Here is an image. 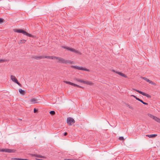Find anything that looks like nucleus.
Instances as JSON below:
<instances>
[{
  "mask_svg": "<svg viewBox=\"0 0 160 160\" xmlns=\"http://www.w3.org/2000/svg\"><path fill=\"white\" fill-rule=\"evenodd\" d=\"M5 60L3 59H0V63L4 62L5 61Z\"/></svg>",
  "mask_w": 160,
  "mask_h": 160,
  "instance_id": "nucleus-26",
  "label": "nucleus"
},
{
  "mask_svg": "<svg viewBox=\"0 0 160 160\" xmlns=\"http://www.w3.org/2000/svg\"><path fill=\"white\" fill-rule=\"evenodd\" d=\"M23 43V42H22V40H21L19 42V44H21L22 43Z\"/></svg>",
  "mask_w": 160,
  "mask_h": 160,
  "instance_id": "nucleus-38",
  "label": "nucleus"
},
{
  "mask_svg": "<svg viewBox=\"0 0 160 160\" xmlns=\"http://www.w3.org/2000/svg\"><path fill=\"white\" fill-rule=\"evenodd\" d=\"M145 95H144V96H146L148 98H149L150 97V96L149 94H145Z\"/></svg>",
  "mask_w": 160,
  "mask_h": 160,
  "instance_id": "nucleus-33",
  "label": "nucleus"
},
{
  "mask_svg": "<svg viewBox=\"0 0 160 160\" xmlns=\"http://www.w3.org/2000/svg\"><path fill=\"white\" fill-rule=\"evenodd\" d=\"M116 72L119 75H120L121 74V72Z\"/></svg>",
  "mask_w": 160,
  "mask_h": 160,
  "instance_id": "nucleus-35",
  "label": "nucleus"
},
{
  "mask_svg": "<svg viewBox=\"0 0 160 160\" xmlns=\"http://www.w3.org/2000/svg\"><path fill=\"white\" fill-rule=\"evenodd\" d=\"M129 108H130V109H133L132 107L130 106H129Z\"/></svg>",
  "mask_w": 160,
  "mask_h": 160,
  "instance_id": "nucleus-43",
  "label": "nucleus"
},
{
  "mask_svg": "<svg viewBox=\"0 0 160 160\" xmlns=\"http://www.w3.org/2000/svg\"><path fill=\"white\" fill-rule=\"evenodd\" d=\"M75 80L77 82H82L84 84H87L90 85L91 84V82H89L88 81H85L80 79L76 78L75 79Z\"/></svg>",
  "mask_w": 160,
  "mask_h": 160,
  "instance_id": "nucleus-8",
  "label": "nucleus"
},
{
  "mask_svg": "<svg viewBox=\"0 0 160 160\" xmlns=\"http://www.w3.org/2000/svg\"><path fill=\"white\" fill-rule=\"evenodd\" d=\"M131 96H132V97H134L136 99V100H141V99H139L138 98H137L136 96H134V95H131Z\"/></svg>",
  "mask_w": 160,
  "mask_h": 160,
  "instance_id": "nucleus-19",
  "label": "nucleus"
},
{
  "mask_svg": "<svg viewBox=\"0 0 160 160\" xmlns=\"http://www.w3.org/2000/svg\"><path fill=\"white\" fill-rule=\"evenodd\" d=\"M14 31L15 32H17L19 33H22L24 35H26L28 36L31 37L32 35L28 33L25 31L22 30V29H14Z\"/></svg>",
  "mask_w": 160,
  "mask_h": 160,
  "instance_id": "nucleus-1",
  "label": "nucleus"
},
{
  "mask_svg": "<svg viewBox=\"0 0 160 160\" xmlns=\"http://www.w3.org/2000/svg\"><path fill=\"white\" fill-rule=\"evenodd\" d=\"M40 99H38V100H39ZM31 100H38V99H37V98H32L31 99Z\"/></svg>",
  "mask_w": 160,
  "mask_h": 160,
  "instance_id": "nucleus-34",
  "label": "nucleus"
},
{
  "mask_svg": "<svg viewBox=\"0 0 160 160\" xmlns=\"http://www.w3.org/2000/svg\"><path fill=\"white\" fill-rule=\"evenodd\" d=\"M16 83L17 84H18L20 87H21V86H22L21 84L19 82H18V81L17 82H16Z\"/></svg>",
  "mask_w": 160,
  "mask_h": 160,
  "instance_id": "nucleus-28",
  "label": "nucleus"
},
{
  "mask_svg": "<svg viewBox=\"0 0 160 160\" xmlns=\"http://www.w3.org/2000/svg\"><path fill=\"white\" fill-rule=\"evenodd\" d=\"M59 58V57H57L54 56V57H53V59H57V60H58Z\"/></svg>",
  "mask_w": 160,
  "mask_h": 160,
  "instance_id": "nucleus-24",
  "label": "nucleus"
},
{
  "mask_svg": "<svg viewBox=\"0 0 160 160\" xmlns=\"http://www.w3.org/2000/svg\"><path fill=\"white\" fill-rule=\"evenodd\" d=\"M140 101L143 104H146V105H148V103H147L146 102H144L143 101Z\"/></svg>",
  "mask_w": 160,
  "mask_h": 160,
  "instance_id": "nucleus-30",
  "label": "nucleus"
},
{
  "mask_svg": "<svg viewBox=\"0 0 160 160\" xmlns=\"http://www.w3.org/2000/svg\"><path fill=\"white\" fill-rule=\"evenodd\" d=\"M32 58L36 60H39L41 59L44 58V56L41 55L38 56H34Z\"/></svg>",
  "mask_w": 160,
  "mask_h": 160,
  "instance_id": "nucleus-9",
  "label": "nucleus"
},
{
  "mask_svg": "<svg viewBox=\"0 0 160 160\" xmlns=\"http://www.w3.org/2000/svg\"><path fill=\"white\" fill-rule=\"evenodd\" d=\"M126 106H127V107H129V106H130L128 104H126Z\"/></svg>",
  "mask_w": 160,
  "mask_h": 160,
  "instance_id": "nucleus-46",
  "label": "nucleus"
},
{
  "mask_svg": "<svg viewBox=\"0 0 160 160\" xmlns=\"http://www.w3.org/2000/svg\"><path fill=\"white\" fill-rule=\"evenodd\" d=\"M16 83L17 84H18L20 87H21V86H22L21 84L19 82H18V81L17 82H16Z\"/></svg>",
  "mask_w": 160,
  "mask_h": 160,
  "instance_id": "nucleus-27",
  "label": "nucleus"
},
{
  "mask_svg": "<svg viewBox=\"0 0 160 160\" xmlns=\"http://www.w3.org/2000/svg\"><path fill=\"white\" fill-rule=\"evenodd\" d=\"M14 149L8 148H2L0 149V152H6L9 153H14L15 152Z\"/></svg>",
  "mask_w": 160,
  "mask_h": 160,
  "instance_id": "nucleus-3",
  "label": "nucleus"
},
{
  "mask_svg": "<svg viewBox=\"0 0 160 160\" xmlns=\"http://www.w3.org/2000/svg\"><path fill=\"white\" fill-rule=\"evenodd\" d=\"M157 134H151L147 135L146 136L149 137V138H155L157 136Z\"/></svg>",
  "mask_w": 160,
  "mask_h": 160,
  "instance_id": "nucleus-14",
  "label": "nucleus"
},
{
  "mask_svg": "<svg viewBox=\"0 0 160 160\" xmlns=\"http://www.w3.org/2000/svg\"><path fill=\"white\" fill-rule=\"evenodd\" d=\"M18 120H20V121L22 120V119H18Z\"/></svg>",
  "mask_w": 160,
  "mask_h": 160,
  "instance_id": "nucleus-48",
  "label": "nucleus"
},
{
  "mask_svg": "<svg viewBox=\"0 0 160 160\" xmlns=\"http://www.w3.org/2000/svg\"><path fill=\"white\" fill-rule=\"evenodd\" d=\"M119 139L121 140H124V138L123 137H120L119 138Z\"/></svg>",
  "mask_w": 160,
  "mask_h": 160,
  "instance_id": "nucleus-29",
  "label": "nucleus"
},
{
  "mask_svg": "<svg viewBox=\"0 0 160 160\" xmlns=\"http://www.w3.org/2000/svg\"><path fill=\"white\" fill-rule=\"evenodd\" d=\"M148 116L157 122L160 123V119L151 114H148Z\"/></svg>",
  "mask_w": 160,
  "mask_h": 160,
  "instance_id": "nucleus-7",
  "label": "nucleus"
},
{
  "mask_svg": "<svg viewBox=\"0 0 160 160\" xmlns=\"http://www.w3.org/2000/svg\"><path fill=\"white\" fill-rule=\"evenodd\" d=\"M131 96H132V97H134L136 99V100H141V99H139L138 98H137L136 96H134V95H131Z\"/></svg>",
  "mask_w": 160,
  "mask_h": 160,
  "instance_id": "nucleus-21",
  "label": "nucleus"
},
{
  "mask_svg": "<svg viewBox=\"0 0 160 160\" xmlns=\"http://www.w3.org/2000/svg\"><path fill=\"white\" fill-rule=\"evenodd\" d=\"M31 102H32L31 103L32 104H34L35 103H38V102H36V101H30Z\"/></svg>",
  "mask_w": 160,
  "mask_h": 160,
  "instance_id": "nucleus-22",
  "label": "nucleus"
},
{
  "mask_svg": "<svg viewBox=\"0 0 160 160\" xmlns=\"http://www.w3.org/2000/svg\"><path fill=\"white\" fill-rule=\"evenodd\" d=\"M140 93L143 95L144 96V95H145V94H147L146 93H145V92H141V91L140 92Z\"/></svg>",
  "mask_w": 160,
  "mask_h": 160,
  "instance_id": "nucleus-23",
  "label": "nucleus"
},
{
  "mask_svg": "<svg viewBox=\"0 0 160 160\" xmlns=\"http://www.w3.org/2000/svg\"><path fill=\"white\" fill-rule=\"evenodd\" d=\"M58 60L60 61V62L65 64H70L72 63V61L70 60H66L62 58L59 57Z\"/></svg>",
  "mask_w": 160,
  "mask_h": 160,
  "instance_id": "nucleus-2",
  "label": "nucleus"
},
{
  "mask_svg": "<svg viewBox=\"0 0 160 160\" xmlns=\"http://www.w3.org/2000/svg\"><path fill=\"white\" fill-rule=\"evenodd\" d=\"M3 19L0 18V23L2 22H3Z\"/></svg>",
  "mask_w": 160,
  "mask_h": 160,
  "instance_id": "nucleus-37",
  "label": "nucleus"
},
{
  "mask_svg": "<svg viewBox=\"0 0 160 160\" xmlns=\"http://www.w3.org/2000/svg\"><path fill=\"white\" fill-rule=\"evenodd\" d=\"M68 134V133L67 132H65L64 133V135L65 136H66Z\"/></svg>",
  "mask_w": 160,
  "mask_h": 160,
  "instance_id": "nucleus-41",
  "label": "nucleus"
},
{
  "mask_svg": "<svg viewBox=\"0 0 160 160\" xmlns=\"http://www.w3.org/2000/svg\"><path fill=\"white\" fill-rule=\"evenodd\" d=\"M67 122L68 125L70 126L74 123L75 122V121L72 118L68 117L67 119Z\"/></svg>",
  "mask_w": 160,
  "mask_h": 160,
  "instance_id": "nucleus-6",
  "label": "nucleus"
},
{
  "mask_svg": "<svg viewBox=\"0 0 160 160\" xmlns=\"http://www.w3.org/2000/svg\"><path fill=\"white\" fill-rule=\"evenodd\" d=\"M12 160H29L26 159H22L17 158H11Z\"/></svg>",
  "mask_w": 160,
  "mask_h": 160,
  "instance_id": "nucleus-12",
  "label": "nucleus"
},
{
  "mask_svg": "<svg viewBox=\"0 0 160 160\" xmlns=\"http://www.w3.org/2000/svg\"><path fill=\"white\" fill-rule=\"evenodd\" d=\"M50 56H44V58H47L50 59Z\"/></svg>",
  "mask_w": 160,
  "mask_h": 160,
  "instance_id": "nucleus-31",
  "label": "nucleus"
},
{
  "mask_svg": "<svg viewBox=\"0 0 160 160\" xmlns=\"http://www.w3.org/2000/svg\"><path fill=\"white\" fill-rule=\"evenodd\" d=\"M11 78L12 81L15 83H16V82L18 81L16 78L15 76L12 75L11 76Z\"/></svg>",
  "mask_w": 160,
  "mask_h": 160,
  "instance_id": "nucleus-10",
  "label": "nucleus"
},
{
  "mask_svg": "<svg viewBox=\"0 0 160 160\" xmlns=\"http://www.w3.org/2000/svg\"><path fill=\"white\" fill-rule=\"evenodd\" d=\"M120 75L121 76L124 77V78L127 77V76L125 74H124L122 73V72L121 73V74Z\"/></svg>",
  "mask_w": 160,
  "mask_h": 160,
  "instance_id": "nucleus-18",
  "label": "nucleus"
},
{
  "mask_svg": "<svg viewBox=\"0 0 160 160\" xmlns=\"http://www.w3.org/2000/svg\"><path fill=\"white\" fill-rule=\"evenodd\" d=\"M70 85H73L74 86H75V87H78V88H82V87L80 86H79V85H78L77 84H74L73 83H72V82H70Z\"/></svg>",
  "mask_w": 160,
  "mask_h": 160,
  "instance_id": "nucleus-13",
  "label": "nucleus"
},
{
  "mask_svg": "<svg viewBox=\"0 0 160 160\" xmlns=\"http://www.w3.org/2000/svg\"><path fill=\"white\" fill-rule=\"evenodd\" d=\"M38 112V109H37L36 108H34V112L36 113Z\"/></svg>",
  "mask_w": 160,
  "mask_h": 160,
  "instance_id": "nucleus-25",
  "label": "nucleus"
},
{
  "mask_svg": "<svg viewBox=\"0 0 160 160\" xmlns=\"http://www.w3.org/2000/svg\"><path fill=\"white\" fill-rule=\"evenodd\" d=\"M49 113L51 115H54L55 114V112L54 111H50Z\"/></svg>",
  "mask_w": 160,
  "mask_h": 160,
  "instance_id": "nucleus-16",
  "label": "nucleus"
},
{
  "mask_svg": "<svg viewBox=\"0 0 160 160\" xmlns=\"http://www.w3.org/2000/svg\"><path fill=\"white\" fill-rule=\"evenodd\" d=\"M131 96H132V97H134L136 99V100H141V99H139L138 98H137L136 96H134V95H131Z\"/></svg>",
  "mask_w": 160,
  "mask_h": 160,
  "instance_id": "nucleus-20",
  "label": "nucleus"
},
{
  "mask_svg": "<svg viewBox=\"0 0 160 160\" xmlns=\"http://www.w3.org/2000/svg\"><path fill=\"white\" fill-rule=\"evenodd\" d=\"M19 92L22 95H24V94L25 92L23 90H22L21 88L19 89Z\"/></svg>",
  "mask_w": 160,
  "mask_h": 160,
  "instance_id": "nucleus-15",
  "label": "nucleus"
},
{
  "mask_svg": "<svg viewBox=\"0 0 160 160\" xmlns=\"http://www.w3.org/2000/svg\"><path fill=\"white\" fill-rule=\"evenodd\" d=\"M143 79L145 80L147 82H151V80H149V79L147 78L146 77H143Z\"/></svg>",
  "mask_w": 160,
  "mask_h": 160,
  "instance_id": "nucleus-17",
  "label": "nucleus"
},
{
  "mask_svg": "<svg viewBox=\"0 0 160 160\" xmlns=\"http://www.w3.org/2000/svg\"><path fill=\"white\" fill-rule=\"evenodd\" d=\"M22 41H23V43H25L26 41L25 40H22Z\"/></svg>",
  "mask_w": 160,
  "mask_h": 160,
  "instance_id": "nucleus-44",
  "label": "nucleus"
},
{
  "mask_svg": "<svg viewBox=\"0 0 160 160\" xmlns=\"http://www.w3.org/2000/svg\"><path fill=\"white\" fill-rule=\"evenodd\" d=\"M33 156H34L35 157H36L39 158H45V157L41 156V155H38V154H34L33 155Z\"/></svg>",
  "mask_w": 160,
  "mask_h": 160,
  "instance_id": "nucleus-11",
  "label": "nucleus"
},
{
  "mask_svg": "<svg viewBox=\"0 0 160 160\" xmlns=\"http://www.w3.org/2000/svg\"><path fill=\"white\" fill-rule=\"evenodd\" d=\"M71 68L75 69H76L79 70H82L85 71H89V70L85 68H83L82 67H79L78 66H71Z\"/></svg>",
  "mask_w": 160,
  "mask_h": 160,
  "instance_id": "nucleus-4",
  "label": "nucleus"
},
{
  "mask_svg": "<svg viewBox=\"0 0 160 160\" xmlns=\"http://www.w3.org/2000/svg\"><path fill=\"white\" fill-rule=\"evenodd\" d=\"M62 48L64 49H65L68 50H69L72 52H74V53H78L79 54H80V52L79 51H78L77 50H76L75 49L73 48H70L69 47H66V46H62Z\"/></svg>",
  "mask_w": 160,
  "mask_h": 160,
  "instance_id": "nucleus-5",
  "label": "nucleus"
},
{
  "mask_svg": "<svg viewBox=\"0 0 160 160\" xmlns=\"http://www.w3.org/2000/svg\"><path fill=\"white\" fill-rule=\"evenodd\" d=\"M134 90H135V91H137V92H138L139 93H140V92H141V91H140L139 90H136L135 89H134Z\"/></svg>",
  "mask_w": 160,
  "mask_h": 160,
  "instance_id": "nucleus-40",
  "label": "nucleus"
},
{
  "mask_svg": "<svg viewBox=\"0 0 160 160\" xmlns=\"http://www.w3.org/2000/svg\"><path fill=\"white\" fill-rule=\"evenodd\" d=\"M112 71H113V72H116L115 71V70H112Z\"/></svg>",
  "mask_w": 160,
  "mask_h": 160,
  "instance_id": "nucleus-47",
  "label": "nucleus"
},
{
  "mask_svg": "<svg viewBox=\"0 0 160 160\" xmlns=\"http://www.w3.org/2000/svg\"><path fill=\"white\" fill-rule=\"evenodd\" d=\"M53 56H50V59H53Z\"/></svg>",
  "mask_w": 160,
  "mask_h": 160,
  "instance_id": "nucleus-42",
  "label": "nucleus"
},
{
  "mask_svg": "<svg viewBox=\"0 0 160 160\" xmlns=\"http://www.w3.org/2000/svg\"><path fill=\"white\" fill-rule=\"evenodd\" d=\"M64 82L68 84H70V82L67 81H64Z\"/></svg>",
  "mask_w": 160,
  "mask_h": 160,
  "instance_id": "nucleus-32",
  "label": "nucleus"
},
{
  "mask_svg": "<svg viewBox=\"0 0 160 160\" xmlns=\"http://www.w3.org/2000/svg\"><path fill=\"white\" fill-rule=\"evenodd\" d=\"M116 72L119 75H120L121 74V72Z\"/></svg>",
  "mask_w": 160,
  "mask_h": 160,
  "instance_id": "nucleus-36",
  "label": "nucleus"
},
{
  "mask_svg": "<svg viewBox=\"0 0 160 160\" xmlns=\"http://www.w3.org/2000/svg\"><path fill=\"white\" fill-rule=\"evenodd\" d=\"M134 90H135V91H137V92H138L139 93H140V92H141V91H140L139 90H136L135 89H134Z\"/></svg>",
  "mask_w": 160,
  "mask_h": 160,
  "instance_id": "nucleus-39",
  "label": "nucleus"
},
{
  "mask_svg": "<svg viewBox=\"0 0 160 160\" xmlns=\"http://www.w3.org/2000/svg\"><path fill=\"white\" fill-rule=\"evenodd\" d=\"M149 82L150 83H151V84H152V83H153V82H152V81H151V82Z\"/></svg>",
  "mask_w": 160,
  "mask_h": 160,
  "instance_id": "nucleus-45",
  "label": "nucleus"
}]
</instances>
